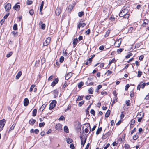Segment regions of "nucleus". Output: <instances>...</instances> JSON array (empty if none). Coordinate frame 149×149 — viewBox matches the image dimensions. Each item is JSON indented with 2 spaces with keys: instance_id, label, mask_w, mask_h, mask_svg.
Returning a JSON list of instances; mask_svg holds the SVG:
<instances>
[{
  "instance_id": "obj_21",
  "label": "nucleus",
  "mask_w": 149,
  "mask_h": 149,
  "mask_svg": "<svg viewBox=\"0 0 149 149\" xmlns=\"http://www.w3.org/2000/svg\"><path fill=\"white\" fill-rule=\"evenodd\" d=\"M83 82L82 81L80 82L78 84V88H81V87L83 86Z\"/></svg>"
},
{
  "instance_id": "obj_24",
  "label": "nucleus",
  "mask_w": 149,
  "mask_h": 149,
  "mask_svg": "<svg viewBox=\"0 0 149 149\" xmlns=\"http://www.w3.org/2000/svg\"><path fill=\"white\" fill-rule=\"evenodd\" d=\"M130 146L129 145L127 144H125L124 146L125 149H130Z\"/></svg>"
},
{
  "instance_id": "obj_30",
  "label": "nucleus",
  "mask_w": 149,
  "mask_h": 149,
  "mask_svg": "<svg viewBox=\"0 0 149 149\" xmlns=\"http://www.w3.org/2000/svg\"><path fill=\"white\" fill-rule=\"evenodd\" d=\"M84 101H82L81 102H79L78 104V106L79 107L81 106L82 105L84 104Z\"/></svg>"
},
{
  "instance_id": "obj_63",
  "label": "nucleus",
  "mask_w": 149,
  "mask_h": 149,
  "mask_svg": "<svg viewBox=\"0 0 149 149\" xmlns=\"http://www.w3.org/2000/svg\"><path fill=\"white\" fill-rule=\"evenodd\" d=\"M130 87V85L129 84H127L125 86V90L127 91L128 89V88Z\"/></svg>"
},
{
  "instance_id": "obj_12",
  "label": "nucleus",
  "mask_w": 149,
  "mask_h": 149,
  "mask_svg": "<svg viewBox=\"0 0 149 149\" xmlns=\"http://www.w3.org/2000/svg\"><path fill=\"white\" fill-rule=\"evenodd\" d=\"M13 8L15 10H17L18 9L20 8V6L19 5H17V4H15L13 7Z\"/></svg>"
},
{
  "instance_id": "obj_20",
  "label": "nucleus",
  "mask_w": 149,
  "mask_h": 149,
  "mask_svg": "<svg viewBox=\"0 0 149 149\" xmlns=\"http://www.w3.org/2000/svg\"><path fill=\"white\" fill-rule=\"evenodd\" d=\"M64 130L65 132L68 133L69 132L68 129L66 126H65L64 127Z\"/></svg>"
},
{
  "instance_id": "obj_44",
  "label": "nucleus",
  "mask_w": 149,
  "mask_h": 149,
  "mask_svg": "<svg viewBox=\"0 0 149 149\" xmlns=\"http://www.w3.org/2000/svg\"><path fill=\"white\" fill-rule=\"evenodd\" d=\"M59 120H65V118L63 116H61L59 118Z\"/></svg>"
},
{
  "instance_id": "obj_3",
  "label": "nucleus",
  "mask_w": 149,
  "mask_h": 149,
  "mask_svg": "<svg viewBox=\"0 0 149 149\" xmlns=\"http://www.w3.org/2000/svg\"><path fill=\"white\" fill-rule=\"evenodd\" d=\"M59 80L58 78H56L54 80L51 84V86H54L58 82Z\"/></svg>"
},
{
  "instance_id": "obj_46",
  "label": "nucleus",
  "mask_w": 149,
  "mask_h": 149,
  "mask_svg": "<svg viewBox=\"0 0 149 149\" xmlns=\"http://www.w3.org/2000/svg\"><path fill=\"white\" fill-rule=\"evenodd\" d=\"M130 100H127L126 101V104L127 106H129L130 105Z\"/></svg>"
},
{
  "instance_id": "obj_52",
  "label": "nucleus",
  "mask_w": 149,
  "mask_h": 149,
  "mask_svg": "<svg viewBox=\"0 0 149 149\" xmlns=\"http://www.w3.org/2000/svg\"><path fill=\"white\" fill-rule=\"evenodd\" d=\"M29 13H30V14L31 15H33V13H34V11L33 10V9H31V10L29 11Z\"/></svg>"
},
{
  "instance_id": "obj_4",
  "label": "nucleus",
  "mask_w": 149,
  "mask_h": 149,
  "mask_svg": "<svg viewBox=\"0 0 149 149\" xmlns=\"http://www.w3.org/2000/svg\"><path fill=\"white\" fill-rule=\"evenodd\" d=\"M6 120L4 119L0 120V126L4 127L5 124Z\"/></svg>"
},
{
  "instance_id": "obj_55",
  "label": "nucleus",
  "mask_w": 149,
  "mask_h": 149,
  "mask_svg": "<svg viewBox=\"0 0 149 149\" xmlns=\"http://www.w3.org/2000/svg\"><path fill=\"white\" fill-rule=\"evenodd\" d=\"M110 33V31L109 30L107 31L106 34L104 36L105 37H107L109 34Z\"/></svg>"
},
{
  "instance_id": "obj_8",
  "label": "nucleus",
  "mask_w": 149,
  "mask_h": 149,
  "mask_svg": "<svg viewBox=\"0 0 149 149\" xmlns=\"http://www.w3.org/2000/svg\"><path fill=\"white\" fill-rule=\"evenodd\" d=\"M120 39H118V40H117L116 42H115V44L116 45L117 44V45H116V47H118L120 46V44L121 43V41L120 40Z\"/></svg>"
},
{
  "instance_id": "obj_19",
  "label": "nucleus",
  "mask_w": 149,
  "mask_h": 149,
  "mask_svg": "<svg viewBox=\"0 0 149 149\" xmlns=\"http://www.w3.org/2000/svg\"><path fill=\"white\" fill-rule=\"evenodd\" d=\"M110 110H108L107 111L105 115V117H108L110 114Z\"/></svg>"
},
{
  "instance_id": "obj_14",
  "label": "nucleus",
  "mask_w": 149,
  "mask_h": 149,
  "mask_svg": "<svg viewBox=\"0 0 149 149\" xmlns=\"http://www.w3.org/2000/svg\"><path fill=\"white\" fill-rule=\"evenodd\" d=\"M92 104V103H91L90 105L88 106V107H87V109L86 110V115H87L88 114H89V111H88V110H89V109L91 107V105Z\"/></svg>"
},
{
  "instance_id": "obj_31",
  "label": "nucleus",
  "mask_w": 149,
  "mask_h": 149,
  "mask_svg": "<svg viewBox=\"0 0 149 149\" xmlns=\"http://www.w3.org/2000/svg\"><path fill=\"white\" fill-rule=\"evenodd\" d=\"M138 73L137 77H139L141 76L142 72L141 71L139 70L138 71Z\"/></svg>"
},
{
  "instance_id": "obj_53",
  "label": "nucleus",
  "mask_w": 149,
  "mask_h": 149,
  "mask_svg": "<svg viewBox=\"0 0 149 149\" xmlns=\"http://www.w3.org/2000/svg\"><path fill=\"white\" fill-rule=\"evenodd\" d=\"M90 32V29H88L85 32L86 34L87 35H89Z\"/></svg>"
},
{
  "instance_id": "obj_51",
  "label": "nucleus",
  "mask_w": 149,
  "mask_h": 149,
  "mask_svg": "<svg viewBox=\"0 0 149 149\" xmlns=\"http://www.w3.org/2000/svg\"><path fill=\"white\" fill-rule=\"evenodd\" d=\"M80 138L81 140V141H83L84 138H85V136L84 135H81L80 136Z\"/></svg>"
},
{
  "instance_id": "obj_5",
  "label": "nucleus",
  "mask_w": 149,
  "mask_h": 149,
  "mask_svg": "<svg viewBox=\"0 0 149 149\" xmlns=\"http://www.w3.org/2000/svg\"><path fill=\"white\" fill-rule=\"evenodd\" d=\"M55 128L57 130H62L61 125V124L58 123L55 126Z\"/></svg>"
},
{
  "instance_id": "obj_27",
  "label": "nucleus",
  "mask_w": 149,
  "mask_h": 149,
  "mask_svg": "<svg viewBox=\"0 0 149 149\" xmlns=\"http://www.w3.org/2000/svg\"><path fill=\"white\" fill-rule=\"evenodd\" d=\"M16 124H13L12 125L11 127L10 128L9 131L8 132H9L11 130H13Z\"/></svg>"
},
{
  "instance_id": "obj_38",
  "label": "nucleus",
  "mask_w": 149,
  "mask_h": 149,
  "mask_svg": "<svg viewBox=\"0 0 149 149\" xmlns=\"http://www.w3.org/2000/svg\"><path fill=\"white\" fill-rule=\"evenodd\" d=\"M82 99H83V97L79 96H78V98L77 99H76V101L81 100H82Z\"/></svg>"
},
{
  "instance_id": "obj_42",
  "label": "nucleus",
  "mask_w": 149,
  "mask_h": 149,
  "mask_svg": "<svg viewBox=\"0 0 149 149\" xmlns=\"http://www.w3.org/2000/svg\"><path fill=\"white\" fill-rule=\"evenodd\" d=\"M45 25L44 24H42L41 25V28L43 29L44 30L45 29Z\"/></svg>"
},
{
  "instance_id": "obj_54",
  "label": "nucleus",
  "mask_w": 149,
  "mask_h": 149,
  "mask_svg": "<svg viewBox=\"0 0 149 149\" xmlns=\"http://www.w3.org/2000/svg\"><path fill=\"white\" fill-rule=\"evenodd\" d=\"M10 14V13H8L7 14H6L4 16V18L5 19H6L7 18L8 16Z\"/></svg>"
},
{
  "instance_id": "obj_40",
  "label": "nucleus",
  "mask_w": 149,
  "mask_h": 149,
  "mask_svg": "<svg viewBox=\"0 0 149 149\" xmlns=\"http://www.w3.org/2000/svg\"><path fill=\"white\" fill-rule=\"evenodd\" d=\"M27 3L28 5H30L32 3V1L31 0H28L27 1Z\"/></svg>"
},
{
  "instance_id": "obj_26",
  "label": "nucleus",
  "mask_w": 149,
  "mask_h": 149,
  "mask_svg": "<svg viewBox=\"0 0 149 149\" xmlns=\"http://www.w3.org/2000/svg\"><path fill=\"white\" fill-rule=\"evenodd\" d=\"M84 12L83 11L79 12L78 13V16L79 17H81L84 15Z\"/></svg>"
},
{
  "instance_id": "obj_35",
  "label": "nucleus",
  "mask_w": 149,
  "mask_h": 149,
  "mask_svg": "<svg viewBox=\"0 0 149 149\" xmlns=\"http://www.w3.org/2000/svg\"><path fill=\"white\" fill-rule=\"evenodd\" d=\"M11 33L14 36H15L17 35L18 32H17L13 31L11 32Z\"/></svg>"
},
{
  "instance_id": "obj_45",
  "label": "nucleus",
  "mask_w": 149,
  "mask_h": 149,
  "mask_svg": "<svg viewBox=\"0 0 149 149\" xmlns=\"http://www.w3.org/2000/svg\"><path fill=\"white\" fill-rule=\"evenodd\" d=\"M70 148L72 149H74L75 148V147L74 146V145L73 143H72L70 144Z\"/></svg>"
},
{
  "instance_id": "obj_47",
  "label": "nucleus",
  "mask_w": 149,
  "mask_h": 149,
  "mask_svg": "<svg viewBox=\"0 0 149 149\" xmlns=\"http://www.w3.org/2000/svg\"><path fill=\"white\" fill-rule=\"evenodd\" d=\"M123 50V48H120L117 49V52L118 53L121 52Z\"/></svg>"
},
{
  "instance_id": "obj_18",
  "label": "nucleus",
  "mask_w": 149,
  "mask_h": 149,
  "mask_svg": "<svg viewBox=\"0 0 149 149\" xmlns=\"http://www.w3.org/2000/svg\"><path fill=\"white\" fill-rule=\"evenodd\" d=\"M55 106V105L54 104L52 103H51L49 105V109L50 110H52Z\"/></svg>"
},
{
  "instance_id": "obj_58",
  "label": "nucleus",
  "mask_w": 149,
  "mask_h": 149,
  "mask_svg": "<svg viewBox=\"0 0 149 149\" xmlns=\"http://www.w3.org/2000/svg\"><path fill=\"white\" fill-rule=\"evenodd\" d=\"M115 61V59L114 58H113L111 61H110L109 65H110L112 63L114 62Z\"/></svg>"
},
{
  "instance_id": "obj_32",
  "label": "nucleus",
  "mask_w": 149,
  "mask_h": 149,
  "mask_svg": "<svg viewBox=\"0 0 149 149\" xmlns=\"http://www.w3.org/2000/svg\"><path fill=\"white\" fill-rule=\"evenodd\" d=\"M13 29L14 30H16L17 29V24H14L13 26Z\"/></svg>"
},
{
  "instance_id": "obj_49",
  "label": "nucleus",
  "mask_w": 149,
  "mask_h": 149,
  "mask_svg": "<svg viewBox=\"0 0 149 149\" xmlns=\"http://www.w3.org/2000/svg\"><path fill=\"white\" fill-rule=\"evenodd\" d=\"M141 83V88L142 89H143L146 86V83L145 82L143 83L142 84Z\"/></svg>"
},
{
  "instance_id": "obj_6",
  "label": "nucleus",
  "mask_w": 149,
  "mask_h": 149,
  "mask_svg": "<svg viewBox=\"0 0 149 149\" xmlns=\"http://www.w3.org/2000/svg\"><path fill=\"white\" fill-rule=\"evenodd\" d=\"M29 103V100L27 98H25L24 99V104L25 106H27Z\"/></svg>"
},
{
  "instance_id": "obj_64",
  "label": "nucleus",
  "mask_w": 149,
  "mask_h": 149,
  "mask_svg": "<svg viewBox=\"0 0 149 149\" xmlns=\"http://www.w3.org/2000/svg\"><path fill=\"white\" fill-rule=\"evenodd\" d=\"M104 49V47L103 46H100L99 47V49L100 50H103Z\"/></svg>"
},
{
  "instance_id": "obj_28",
  "label": "nucleus",
  "mask_w": 149,
  "mask_h": 149,
  "mask_svg": "<svg viewBox=\"0 0 149 149\" xmlns=\"http://www.w3.org/2000/svg\"><path fill=\"white\" fill-rule=\"evenodd\" d=\"M46 106V105H45V104H43L42 106L40 108V110L41 111V110H42L41 111H42L44 108H45V107Z\"/></svg>"
},
{
  "instance_id": "obj_33",
  "label": "nucleus",
  "mask_w": 149,
  "mask_h": 149,
  "mask_svg": "<svg viewBox=\"0 0 149 149\" xmlns=\"http://www.w3.org/2000/svg\"><path fill=\"white\" fill-rule=\"evenodd\" d=\"M64 58L63 56H61L60 57L59 59V61L60 63H62L64 60Z\"/></svg>"
},
{
  "instance_id": "obj_15",
  "label": "nucleus",
  "mask_w": 149,
  "mask_h": 149,
  "mask_svg": "<svg viewBox=\"0 0 149 149\" xmlns=\"http://www.w3.org/2000/svg\"><path fill=\"white\" fill-rule=\"evenodd\" d=\"M36 122V120L35 119H31L29 121V123L31 125H33Z\"/></svg>"
},
{
  "instance_id": "obj_1",
  "label": "nucleus",
  "mask_w": 149,
  "mask_h": 149,
  "mask_svg": "<svg viewBox=\"0 0 149 149\" xmlns=\"http://www.w3.org/2000/svg\"><path fill=\"white\" fill-rule=\"evenodd\" d=\"M128 13V10L127 9H124L120 12L119 15L120 17H122L127 13Z\"/></svg>"
},
{
  "instance_id": "obj_62",
  "label": "nucleus",
  "mask_w": 149,
  "mask_h": 149,
  "mask_svg": "<svg viewBox=\"0 0 149 149\" xmlns=\"http://www.w3.org/2000/svg\"><path fill=\"white\" fill-rule=\"evenodd\" d=\"M136 128H134L131 131V134H132L133 133L135 132L136 131Z\"/></svg>"
},
{
  "instance_id": "obj_10",
  "label": "nucleus",
  "mask_w": 149,
  "mask_h": 149,
  "mask_svg": "<svg viewBox=\"0 0 149 149\" xmlns=\"http://www.w3.org/2000/svg\"><path fill=\"white\" fill-rule=\"evenodd\" d=\"M39 130L37 129H36L35 130H34L33 129H32L31 130L30 132L31 133H35L36 134H37L39 132Z\"/></svg>"
},
{
  "instance_id": "obj_60",
  "label": "nucleus",
  "mask_w": 149,
  "mask_h": 149,
  "mask_svg": "<svg viewBox=\"0 0 149 149\" xmlns=\"http://www.w3.org/2000/svg\"><path fill=\"white\" fill-rule=\"evenodd\" d=\"M135 120L134 119H132L131 120V125H133L135 123Z\"/></svg>"
},
{
  "instance_id": "obj_48",
  "label": "nucleus",
  "mask_w": 149,
  "mask_h": 149,
  "mask_svg": "<svg viewBox=\"0 0 149 149\" xmlns=\"http://www.w3.org/2000/svg\"><path fill=\"white\" fill-rule=\"evenodd\" d=\"M91 98V95H87L85 97V98L86 100H89Z\"/></svg>"
},
{
  "instance_id": "obj_43",
  "label": "nucleus",
  "mask_w": 149,
  "mask_h": 149,
  "mask_svg": "<svg viewBox=\"0 0 149 149\" xmlns=\"http://www.w3.org/2000/svg\"><path fill=\"white\" fill-rule=\"evenodd\" d=\"M44 1H42L41 2V4L40 6V10L42 9H43V5H44Z\"/></svg>"
},
{
  "instance_id": "obj_34",
  "label": "nucleus",
  "mask_w": 149,
  "mask_h": 149,
  "mask_svg": "<svg viewBox=\"0 0 149 149\" xmlns=\"http://www.w3.org/2000/svg\"><path fill=\"white\" fill-rule=\"evenodd\" d=\"M45 125V123L44 122H42L39 123V126L40 127H42Z\"/></svg>"
},
{
  "instance_id": "obj_59",
  "label": "nucleus",
  "mask_w": 149,
  "mask_h": 149,
  "mask_svg": "<svg viewBox=\"0 0 149 149\" xmlns=\"http://www.w3.org/2000/svg\"><path fill=\"white\" fill-rule=\"evenodd\" d=\"M81 22H80L78 24V25L77 26V28H78L79 29H80V27L81 26Z\"/></svg>"
},
{
  "instance_id": "obj_2",
  "label": "nucleus",
  "mask_w": 149,
  "mask_h": 149,
  "mask_svg": "<svg viewBox=\"0 0 149 149\" xmlns=\"http://www.w3.org/2000/svg\"><path fill=\"white\" fill-rule=\"evenodd\" d=\"M4 7L5 9V10L8 12L11 9V5L10 3H8Z\"/></svg>"
},
{
  "instance_id": "obj_11",
  "label": "nucleus",
  "mask_w": 149,
  "mask_h": 149,
  "mask_svg": "<svg viewBox=\"0 0 149 149\" xmlns=\"http://www.w3.org/2000/svg\"><path fill=\"white\" fill-rule=\"evenodd\" d=\"M54 92V98H56L57 97L58 94V91L56 90H54L53 91Z\"/></svg>"
},
{
  "instance_id": "obj_61",
  "label": "nucleus",
  "mask_w": 149,
  "mask_h": 149,
  "mask_svg": "<svg viewBox=\"0 0 149 149\" xmlns=\"http://www.w3.org/2000/svg\"><path fill=\"white\" fill-rule=\"evenodd\" d=\"M141 83H140L137 86V89L139 90H140L141 88Z\"/></svg>"
},
{
  "instance_id": "obj_36",
  "label": "nucleus",
  "mask_w": 149,
  "mask_h": 149,
  "mask_svg": "<svg viewBox=\"0 0 149 149\" xmlns=\"http://www.w3.org/2000/svg\"><path fill=\"white\" fill-rule=\"evenodd\" d=\"M35 87V85H31L30 88L29 89V91L30 92H31L32 91V90L34 87Z\"/></svg>"
},
{
  "instance_id": "obj_25",
  "label": "nucleus",
  "mask_w": 149,
  "mask_h": 149,
  "mask_svg": "<svg viewBox=\"0 0 149 149\" xmlns=\"http://www.w3.org/2000/svg\"><path fill=\"white\" fill-rule=\"evenodd\" d=\"M70 73H68L66 75L65 77V79L66 80H68L71 77V76L70 75Z\"/></svg>"
},
{
  "instance_id": "obj_13",
  "label": "nucleus",
  "mask_w": 149,
  "mask_h": 149,
  "mask_svg": "<svg viewBox=\"0 0 149 149\" xmlns=\"http://www.w3.org/2000/svg\"><path fill=\"white\" fill-rule=\"evenodd\" d=\"M22 74V72L21 71L19 72L16 76V79H18L21 76Z\"/></svg>"
},
{
  "instance_id": "obj_22",
  "label": "nucleus",
  "mask_w": 149,
  "mask_h": 149,
  "mask_svg": "<svg viewBox=\"0 0 149 149\" xmlns=\"http://www.w3.org/2000/svg\"><path fill=\"white\" fill-rule=\"evenodd\" d=\"M88 93L89 94H92L93 92V89L91 87L88 90Z\"/></svg>"
},
{
  "instance_id": "obj_50",
  "label": "nucleus",
  "mask_w": 149,
  "mask_h": 149,
  "mask_svg": "<svg viewBox=\"0 0 149 149\" xmlns=\"http://www.w3.org/2000/svg\"><path fill=\"white\" fill-rule=\"evenodd\" d=\"M132 53H130L125 56V58H129L130 57V56H132Z\"/></svg>"
},
{
  "instance_id": "obj_17",
  "label": "nucleus",
  "mask_w": 149,
  "mask_h": 149,
  "mask_svg": "<svg viewBox=\"0 0 149 149\" xmlns=\"http://www.w3.org/2000/svg\"><path fill=\"white\" fill-rule=\"evenodd\" d=\"M37 110L36 109H34L33 111L32 112V116H35L37 114Z\"/></svg>"
},
{
  "instance_id": "obj_41",
  "label": "nucleus",
  "mask_w": 149,
  "mask_h": 149,
  "mask_svg": "<svg viewBox=\"0 0 149 149\" xmlns=\"http://www.w3.org/2000/svg\"><path fill=\"white\" fill-rule=\"evenodd\" d=\"M138 137L139 136L138 135L136 134L133 137V139L134 140H136Z\"/></svg>"
},
{
  "instance_id": "obj_16",
  "label": "nucleus",
  "mask_w": 149,
  "mask_h": 149,
  "mask_svg": "<svg viewBox=\"0 0 149 149\" xmlns=\"http://www.w3.org/2000/svg\"><path fill=\"white\" fill-rule=\"evenodd\" d=\"M102 128L101 127L100 128H98L96 132V134L97 135H98L99 134H100V133L101 131H102Z\"/></svg>"
},
{
  "instance_id": "obj_29",
  "label": "nucleus",
  "mask_w": 149,
  "mask_h": 149,
  "mask_svg": "<svg viewBox=\"0 0 149 149\" xmlns=\"http://www.w3.org/2000/svg\"><path fill=\"white\" fill-rule=\"evenodd\" d=\"M129 14L128 13H127L125 15H124V16H122V17H123V18H127L128 19V18L129 17Z\"/></svg>"
},
{
  "instance_id": "obj_37",
  "label": "nucleus",
  "mask_w": 149,
  "mask_h": 149,
  "mask_svg": "<svg viewBox=\"0 0 149 149\" xmlns=\"http://www.w3.org/2000/svg\"><path fill=\"white\" fill-rule=\"evenodd\" d=\"M90 113L94 116L95 115V111L93 109H91V110Z\"/></svg>"
},
{
  "instance_id": "obj_7",
  "label": "nucleus",
  "mask_w": 149,
  "mask_h": 149,
  "mask_svg": "<svg viewBox=\"0 0 149 149\" xmlns=\"http://www.w3.org/2000/svg\"><path fill=\"white\" fill-rule=\"evenodd\" d=\"M61 12V9L59 8H58L56 10L55 13L58 16L60 14Z\"/></svg>"
},
{
  "instance_id": "obj_56",
  "label": "nucleus",
  "mask_w": 149,
  "mask_h": 149,
  "mask_svg": "<svg viewBox=\"0 0 149 149\" xmlns=\"http://www.w3.org/2000/svg\"><path fill=\"white\" fill-rule=\"evenodd\" d=\"M113 94L115 96L116 99L117 95V93L115 91H113Z\"/></svg>"
},
{
  "instance_id": "obj_23",
  "label": "nucleus",
  "mask_w": 149,
  "mask_h": 149,
  "mask_svg": "<svg viewBox=\"0 0 149 149\" xmlns=\"http://www.w3.org/2000/svg\"><path fill=\"white\" fill-rule=\"evenodd\" d=\"M73 141V140L71 138H68L67 139L66 141L68 143L70 144L72 143Z\"/></svg>"
},
{
  "instance_id": "obj_39",
  "label": "nucleus",
  "mask_w": 149,
  "mask_h": 149,
  "mask_svg": "<svg viewBox=\"0 0 149 149\" xmlns=\"http://www.w3.org/2000/svg\"><path fill=\"white\" fill-rule=\"evenodd\" d=\"M13 53L12 52H10L8 54L6 55V56L7 58L10 57L12 54Z\"/></svg>"
},
{
  "instance_id": "obj_57",
  "label": "nucleus",
  "mask_w": 149,
  "mask_h": 149,
  "mask_svg": "<svg viewBox=\"0 0 149 149\" xmlns=\"http://www.w3.org/2000/svg\"><path fill=\"white\" fill-rule=\"evenodd\" d=\"M49 44V43H48V42L47 41L45 40L43 43V45L46 46L48 45Z\"/></svg>"
},
{
  "instance_id": "obj_9",
  "label": "nucleus",
  "mask_w": 149,
  "mask_h": 149,
  "mask_svg": "<svg viewBox=\"0 0 149 149\" xmlns=\"http://www.w3.org/2000/svg\"><path fill=\"white\" fill-rule=\"evenodd\" d=\"M78 42V40L77 39V38H76L74 39L73 41V47H75V46L77 45V43Z\"/></svg>"
}]
</instances>
